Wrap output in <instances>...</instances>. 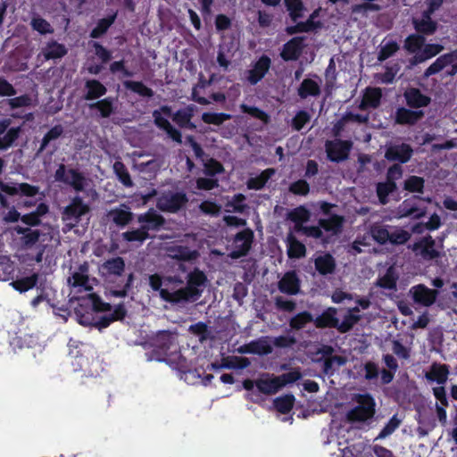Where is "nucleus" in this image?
Returning a JSON list of instances; mask_svg holds the SVG:
<instances>
[{
	"instance_id": "obj_5",
	"label": "nucleus",
	"mask_w": 457,
	"mask_h": 457,
	"mask_svg": "<svg viewBox=\"0 0 457 457\" xmlns=\"http://www.w3.org/2000/svg\"><path fill=\"white\" fill-rule=\"evenodd\" d=\"M188 197L184 191H164L156 199V208L163 212L178 213L184 210Z\"/></svg>"
},
{
	"instance_id": "obj_18",
	"label": "nucleus",
	"mask_w": 457,
	"mask_h": 457,
	"mask_svg": "<svg viewBox=\"0 0 457 457\" xmlns=\"http://www.w3.org/2000/svg\"><path fill=\"white\" fill-rule=\"evenodd\" d=\"M410 293L413 301L422 306H431L436 300L438 292L436 289H430L424 284L413 286Z\"/></svg>"
},
{
	"instance_id": "obj_57",
	"label": "nucleus",
	"mask_w": 457,
	"mask_h": 457,
	"mask_svg": "<svg viewBox=\"0 0 457 457\" xmlns=\"http://www.w3.org/2000/svg\"><path fill=\"white\" fill-rule=\"evenodd\" d=\"M399 50V45L396 41L391 40L380 46L378 53V60L384 62L393 56Z\"/></svg>"
},
{
	"instance_id": "obj_2",
	"label": "nucleus",
	"mask_w": 457,
	"mask_h": 457,
	"mask_svg": "<svg viewBox=\"0 0 457 457\" xmlns=\"http://www.w3.org/2000/svg\"><path fill=\"white\" fill-rule=\"evenodd\" d=\"M207 283V276L198 268L187 275V284L174 291H162V299L173 305L195 303L200 299Z\"/></svg>"
},
{
	"instance_id": "obj_54",
	"label": "nucleus",
	"mask_w": 457,
	"mask_h": 457,
	"mask_svg": "<svg viewBox=\"0 0 457 457\" xmlns=\"http://www.w3.org/2000/svg\"><path fill=\"white\" fill-rule=\"evenodd\" d=\"M232 118L231 114L225 112H204L202 114V120L206 124H212L216 126L221 125L226 120Z\"/></svg>"
},
{
	"instance_id": "obj_17",
	"label": "nucleus",
	"mask_w": 457,
	"mask_h": 457,
	"mask_svg": "<svg viewBox=\"0 0 457 457\" xmlns=\"http://www.w3.org/2000/svg\"><path fill=\"white\" fill-rule=\"evenodd\" d=\"M270 65L271 60L268 55L262 54L253 63V68L247 71V81L251 85H256L259 83L269 72Z\"/></svg>"
},
{
	"instance_id": "obj_42",
	"label": "nucleus",
	"mask_w": 457,
	"mask_h": 457,
	"mask_svg": "<svg viewBox=\"0 0 457 457\" xmlns=\"http://www.w3.org/2000/svg\"><path fill=\"white\" fill-rule=\"evenodd\" d=\"M397 189L396 183L394 181L378 182L376 186L377 195L379 202L383 204L388 201V195Z\"/></svg>"
},
{
	"instance_id": "obj_36",
	"label": "nucleus",
	"mask_w": 457,
	"mask_h": 457,
	"mask_svg": "<svg viewBox=\"0 0 457 457\" xmlns=\"http://www.w3.org/2000/svg\"><path fill=\"white\" fill-rule=\"evenodd\" d=\"M116 18L117 12H113L105 18L100 19L97 21L96 26L91 30L90 37L100 38L104 36L108 31L109 28L114 23Z\"/></svg>"
},
{
	"instance_id": "obj_14",
	"label": "nucleus",
	"mask_w": 457,
	"mask_h": 457,
	"mask_svg": "<svg viewBox=\"0 0 457 457\" xmlns=\"http://www.w3.org/2000/svg\"><path fill=\"white\" fill-rule=\"evenodd\" d=\"M413 154L411 145L406 143L394 144L386 147L385 158L389 162H398L399 164L408 162Z\"/></svg>"
},
{
	"instance_id": "obj_61",
	"label": "nucleus",
	"mask_w": 457,
	"mask_h": 457,
	"mask_svg": "<svg viewBox=\"0 0 457 457\" xmlns=\"http://www.w3.org/2000/svg\"><path fill=\"white\" fill-rule=\"evenodd\" d=\"M189 332L199 337L200 342H204L210 337V330L206 323L199 321L189 327Z\"/></svg>"
},
{
	"instance_id": "obj_37",
	"label": "nucleus",
	"mask_w": 457,
	"mask_h": 457,
	"mask_svg": "<svg viewBox=\"0 0 457 457\" xmlns=\"http://www.w3.org/2000/svg\"><path fill=\"white\" fill-rule=\"evenodd\" d=\"M287 255L289 258L299 259L305 255L306 248L305 245L295 238V237L290 233L287 236Z\"/></svg>"
},
{
	"instance_id": "obj_4",
	"label": "nucleus",
	"mask_w": 457,
	"mask_h": 457,
	"mask_svg": "<svg viewBox=\"0 0 457 457\" xmlns=\"http://www.w3.org/2000/svg\"><path fill=\"white\" fill-rule=\"evenodd\" d=\"M357 405L346 414L347 420L352 422H367L376 413V402L370 394H357L354 397Z\"/></svg>"
},
{
	"instance_id": "obj_10",
	"label": "nucleus",
	"mask_w": 457,
	"mask_h": 457,
	"mask_svg": "<svg viewBox=\"0 0 457 457\" xmlns=\"http://www.w3.org/2000/svg\"><path fill=\"white\" fill-rule=\"evenodd\" d=\"M254 233L247 228L236 234L234 237V249L229 256L232 259H239L248 254L253 242Z\"/></svg>"
},
{
	"instance_id": "obj_40",
	"label": "nucleus",
	"mask_w": 457,
	"mask_h": 457,
	"mask_svg": "<svg viewBox=\"0 0 457 457\" xmlns=\"http://www.w3.org/2000/svg\"><path fill=\"white\" fill-rule=\"evenodd\" d=\"M295 396L292 394H287L282 396L277 397L273 405L275 409L281 414H287L291 411L295 404Z\"/></svg>"
},
{
	"instance_id": "obj_22",
	"label": "nucleus",
	"mask_w": 457,
	"mask_h": 457,
	"mask_svg": "<svg viewBox=\"0 0 457 457\" xmlns=\"http://www.w3.org/2000/svg\"><path fill=\"white\" fill-rule=\"evenodd\" d=\"M412 24L417 34L431 36L437 29V22L431 19V15L422 12L421 19H413Z\"/></svg>"
},
{
	"instance_id": "obj_27",
	"label": "nucleus",
	"mask_w": 457,
	"mask_h": 457,
	"mask_svg": "<svg viewBox=\"0 0 457 457\" xmlns=\"http://www.w3.org/2000/svg\"><path fill=\"white\" fill-rule=\"evenodd\" d=\"M85 87L87 91L83 97L87 101L99 99L107 92L106 87L97 79H87Z\"/></svg>"
},
{
	"instance_id": "obj_39",
	"label": "nucleus",
	"mask_w": 457,
	"mask_h": 457,
	"mask_svg": "<svg viewBox=\"0 0 457 457\" xmlns=\"http://www.w3.org/2000/svg\"><path fill=\"white\" fill-rule=\"evenodd\" d=\"M287 219L293 221L297 229L301 228L303 224L309 220L310 212L303 206H298L287 213Z\"/></svg>"
},
{
	"instance_id": "obj_59",
	"label": "nucleus",
	"mask_w": 457,
	"mask_h": 457,
	"mask_svg": "<svg viewBox=\"0 0 457 457\" xmlns=\"http://www.w3.org/2000/svg\"><path fill=\"white\" fill-rule=\"evenodd\" d=\"M240 109L244 113H247L250 116L260 120L263 123L267 124L270 121V116L267 112L256 106H250L245 104L240 105Z\"/></svg>"
},
{
	"instance_id": "obj_35",
	"label": "nucleus",
	"mask_w": 457,
	"mask_h": 457,
	"mask_svg": "<svg viewBox=\"0 0 457 457\" xmlns=\"http://www.w3.org/2000/svg\"><path fill=\"white\" fill-rule=\"evenodd\" d=\"M336 269V261L330 253L316 257V271L322 275L332 274Z\"/></svg>"
},
{
	"instance_id": "obj_11",
	"label": "nucleus",
	"mask_w": 457,
	"mask_h": 457,
	"mask_svg": "<svg viewBox=\"0 0 457 457\" xmlns=\"http://www.w3.org/2000/svg\"><path fill=\"white\" fill-rule=\"evenodd\" d=\"M325 147L328 158L331 162H341L348 158L353 143L350 140H328Z\"/></svg>"
},
{
	"instance_id": "obj_41",
	"label": "nucleus",
	"mask_w": 457,
	"mask_h": 457,
	"mask_svg": "<svg viewBox=\"0 0 457 457\" xmlns=\"http://www.w3.org/2000/svg\"><path fill=\"white\" fill-rule=\"evenodd\" d=\"M21 133V127L10 128L4 137H0V151H4L13 145Z\"/></svg>"
},
{
	"instance_id": "obj_55",
	"label": "nucleus",
	"mask_w": 457,
	"mask_h": 457,
	"mask_svg": "<svg viewBox=\"0 0 457 457\" xmlns=\"http://www.w3.org/2000/svg\"><path fill=\"white\" fill-rule=\"evenodd\" d=\"M402 420L397 414H394L385 427L381 429L376 439H384L392 435L401 425Z\"/></svg>"
},
{
	"instance_id": "obj_34",
	"label": "nucleus",
	"mask_w": 457,
	"mask_h": 457,
	"mask_svg": "<svg viewBox=\"0 0 457 457\" xmlns=\"http://www.w3.org/2000/svg\"><path fill=\"white\" fill-rule=\"evenodd\" d=\"M103 269L106 270L109 276L120 278L125 270V262L121 257H114L106 260L103 264Z\"/></svg>"
},
{
	"instance_id": "obj_58",
	"label": "nucleus",
	"mask_w": 457,
	"mask_h": 457,
	"mask_svg": "<svg viewBox=\"0 0 457 457\" xmlns=\"http://www.w3.org/2000/svg\"><path fill=\"white\" fill-rule=\"evenodd\" d=\"M337 318L335 312H323L316 317V328H337Z\"/></svg>"
},
{
	"instance_id": "obj_6",
	"label": "nucleus",
	"mask_w": 457,
	"mask_h": 457,
	"mask_svg": "<svg viewBox=\"0 0 457 457\" xmlns=\"http://www.w3.org/2000/svg\"><path fill=\"white\" fill-rule=\"evenodd\" d=\"M174 340V334L170 330L157 331L148 340L149 345L153 347L152 356L157 361H164Z\"/></svg>"
},
{
	"instance_id": "obj_12",
	"label": "nucleus",
	"mask_w": 457,
	"mask_h": 457,
	"mask_svg": "<svg viewBox=\"0 0 457 457\" xmlns=\"http://www.w3.org/2000/svg\"><path fill=\"white\" fill-rule=\"evenodd\" d=\"M417 201H424L430 203V197H422L420 195H412L405 200L399 205V213L401 217H412L413 219H420L426 215V209H420Z\"/></svg>"
},
{
	"instance_id": "obj_29",
	"label": "nucleus",
	"mask_w": 457,
	"mask_h": 457,
	"mask_svg": "<svg viewBox=\"0 0 457 457\" xmlns=\"http://www.w3.org/2000/svg\"><path fill=\"white\" fill-rule=\"evenodd\" d=\"M240 353L267 355L272 353V347L267 341L259 339L251 341L243 345L240 349Z\"/></svg>"
},
{
	"instance_id": "obj_52",
	"label": "nucleus",
	"mask_w": 457,
	"mask_h": 457,
	"mask_svg": "<svg viewBox=\"0 0 457 457\" xmlns=\"http://www.w3.org/2000/svg\"><path fill=\"white\" fill-rule=\"evenodd\" d=\"M370 230L372 238L380 245H385L390 239V232L384 225L373 224Z\"/></svg>"
},
{
	"instance_id": "obj_25",
	"label": "nucleus",
	"mask_w": 457,
	"mask_h": 457,
	"mask_svg": "<svg viewBox=\"0 0 457 457\" xmlns=\"http://www.w3.org/2000/svg\"><path fill=\"white\" fill-rule=\"evenodd\" d=\"M14 231L18 235H21V243L26 249H29L35 245L39 241L41 236L39 229H31L28 227L16 226Z\"/></svg>"
},
{
	"instance_id": "obj_56",
	"label": "nucleus",
	"mask_w": 457,
	"mask_h": 457,
	"mask_svg": "<svg viewBox=\"0 0 457 457\" xmlns=\"http://www.w3.org/2000/svg\"><path fill=\"white\" fill-rule=\"evenodd\" d=\"M63 133V128L58 124L50 129L43 137L38 152H43L52 140L59 138Z\"/></svg>"
},
{
	"instance_id": "obj_31",
	"label": "nucleus",
	"mask_w": 457,
	"mask_h": 457,
	"mask_svg": "<svg viewBox=\"0 0 457 457\" xmlns=\"http://www.w3.org/2000/svg\"><path fill=\"white\" fill-rule=\"evenodd\" d=\"M39 279V274L32 273L30 276L17 278L10 283L13 289L21 294L26 293L37 287Z\"/></svg>"
},
{
	"instance_id": "obj_32",
	"label": "nucleus",
	"mask_w": 457,
	"mask_h": 457,
	"mask_svg": "<svg viewBox=\"0 0 457 457\" xmlns=\"http://www.w3.org/2000/svg\"><path fill=\"white\" fill-rule=\"evenodd\" d=\"M122 206L126 209L113 208L109 212L112 222L120 228L127 226L133 220V213L129 211V208L125 204Z\"/></svg>"
},
{
	"instance_id": "obj_1",
	"label": "nucleus",
	"mask_w": 457,
	"mask_h": 457,
	"mask_svg": "<svg viewBox=\"0 0 457 457\" xmlns=\"http://www.w3.org/2000/svg\"><path fill=\"white\" fill-rule=\"evenodd\" d=\"M302 378V373L298 370L283 373L278 376L263 373L255 380L246 378L243 381V387L246 391L252 392L250 400L253 403H259L262 398L261 394L272 395L277 394L282 387L293 384Z\"/></svg>"
},
{
	"instance_id": "obj_48",
	"label": "nucleus",
	"mask_w": 457,
	"mask_h": 457,
	"mask_svg": "<svg viewBox=\"0 0 457 457\" xmlns=\"http://www.w3.org/2000/svg\"><path fill=\"white\" fill-rule=\"evenodd\" d=\"M113 171L118 178L119 181L125 187H129L133 186V181L131 179L130 174L125 166V164L120 161H116L113 163Z\"/></svg>"
},
{
	"instance_id": "obj_24",
	"label": "nucleus",
	"mask_w": 457,
	"mask_h": 457,
	"mask_svg": "<svg viewBox=\"0 0 457 457\" xmlns=\"http://www.w3.org/2000/svg\"><path fill=\"white\" fill-rule=\"evenodd\" d=\"M300 288V281L295 271L285 273L278 282V289L280 292L287 295H296Z\"/></svg>"
},
{
	"instance_id": "obj_7",
	"label": "nucleus",
	"mask_w": 457,
	"mask_h": 457,
	"mask_svg": "<svg viewBox=\"0 0 457 457\" xmlns=\"http://www.w3.org/2000/svg\"><path fill=\"white\" fill-rule=\"evenodd\" d=\"M55 180L71 186L76 192L85 190L87 178L77 169H66L64 164H60L54 173Z\"/></svg>"
},
{
	"instance_id": "obj_26",
	"label": "nucleus",
	"mask_w": 457,
	"mask_h": 457,
	"mask_svg": "<svg viewBox=\"0 0 457 457\" xmlns=\"http://www.w3.org/2000/svg\"><path fill=\"white\" fill-rule=\"evenodd\" d=\"M449 366L447 364H441L437 362L432 363L429 371L425 375L428 381H435L439 385H444L448 378Z\"/></svg>"
},
{
	"instance_id": "obj_20",
	"label": "nucleus",
	"mask_w": 457,
	"mask_h": 457,
	"mask_svg": "<svg viewBox=\"0 0 457 457\" xmlns=\"http://www.w3.org/2000/svg\"><path fill=\"white\" fill-rule=\"evenodd\" d=\"M424 116L425 112L422 110H414L409 107H398L395 113V122L402 126H413Z\"/></svg>"
},
{
	"instance_id": "obj_15",
	"label": "nucleus",
	"mask_w": 457,
	"mask_h": 457,
	"mask_svg": "<svg viewBox=\"0 0 457 457\" xmlns=\"http://www.w3.org/2000/svg\"><path fill=\"white\" fill-rule=\"evenodd\" d=\"M344 221V217L337 214L330 215L327 219H320L316 226V239L321 237L322 230L331 236L338 235L343 229Z\"/></svg>"
},
{
	"instance_id": "obj_16",
	"label": "nucleus",
	"mask_w": 457,
	"mask_h": 457,
	"mask_svg": "<svg viewBox=\"0 0 457 457\" xmlns=\"http://www.w3.org/2000/svg\"><path fill=\"white\" fill-rule=\"evenodd\" d=\"M406 105L414 110L428 107L431 103L430 96L423 94L418 87H410L403 92Z\"/></svg>"
},
{
	"instance_id": "obj_33",
	"label": "nucleus",
	"mask_w": 457,
	"mask_h": 457,
	"mask_svg": "<svg viewBox=\"0 0 457 457\" xmlns=\"http://www.w3.org/2000/svg\"><path fill=\"white\" fill-rule=\"evenodd\" d=\"M275 169L268 168L262 170L256 177L250 178L246 182L247 188L253 190L262 189L269 181V179L275 174Z\"/></svg>"
},
{
	"instance_id": "obj_23",
	"label": "nucleus",
	"mask_w": 457,
	"mask_h": 457,
	"mask_svg": "<svg viewBox=\"0 0 457 457\" xmlns=\"http://www.w3.org/2000/svg\"><path fill=\"white\" fill-rule=\"evenodd\" d=\"M382 96L381 88L368 87L360 104V109L378 108L381 104Z\"/></svg>"
},
{
	"instance_id": "obj_28",
	"label": "nucleus",
	"mask_w": 457,
	"mask_h": 457,
	"mask_svg": "<svg viewBox=\"0 0 457 457\" xmlns=\"http://www.w3.org/2000/svg\"><path fill=\"white\" fill-rule=\"evenodd\" d=\"M115 99L108 96L104 99H100L95 103L89 104L88 108L90 110H97L101 118H109L115 112Z\"/></svg>"
},
{
	"instance_id": "obj_43",
	"label": "nucleus",
	"mask_w": 457,
	"mask_h": 457,
	"mask_svg": "<svg viewBox=\"0 0 457 457\" xmlns=\"http://www.w3.org/2000/svg\"><path fill=\"white\" fill-rule=\"evenodd\" d=\"M323 361V372L325 375H333L336 370L346 362V359L341 355L326 357Z\"/></svg>"
},
{
	"instance_id": "obj_60",
	"label": "nucleus",
	"mask_w": 457,
	"mask_h": 457,
	"mask_svg": "<svg viewBox=\"0 0 457 457\" xmlns=\"http://www.w3.org/2000/svg\"><path fill=\"white\" fill-rule=\"evenodd\" d=\"M360 318L361 317L359 315L348 313L344 317L341 322L337 319V329L340 333H346L350 331L353 328V327L360 320Z\"/></svg>"
},
{
	"instance_id": "obj_3",
	"label": "nucleus",
	"mask_w": 457,
	"mask_h": 457,
	"mask_svg": "<svg viewBox=\"0 0 457 457\" xmlns=\"http://www.w3.org/2000/svg\"><path fill=\"white\" fill-rule=\"evenodd\" d=\"M284 4L291 21L295 23L286 28L285 30L288 35L314 30V12L309 15L306 21H298L300 18L303 17L305 11L302 0H284Z\"/></svg>"
},
{
	"instance_id": "obj_21",
	"label": "nucleus",
	"mask_w": 457,
	"mask_h": 457,
	"mask_svg": "<svg viewBox=\"0 0 457 457\" xmlns=\"http://www.w3.org/2000/svg\"><path fill=\"white\" fill-rule=\"evenodd\" d=\"M303 37H295L284 44L280 53L281 58L286 61H296L302 54L304 44Z\"/></svg>"
},
{
	"instance_id": "obj_64",
	"label": "nucleus",
	"mask_w": 457,
	"mask_h": 457,
	"mask_svg": "<svg viewBox=\"0 0 457 457\" xmlns=\"http://www.w3.org/2000/svg\"><path fill=\"white\" fill-rule=\"evenodd\" d=\"M288 191L295 195L304 196L310 192V186L304 179H298L289 185Z\"/></svg>"
},
{
	"instance_id": "obj_47",
	"label": "nucleus",
	"mask_w": 457,
	"mask_h": 457,
	"mask_svg": "<svg viewBox=\"0 0 457 457\" xmlns=\"http://www.w3.org/2000/svg\"><path fill=\"white\" fill-rule=\"evenodd\" d=\"M426 38L424 36L420 34H411L404 40V48L409 53H416L421 51V48L425 45Z\"/></svg>"
},
{
	"instance_id": "obj_49",
	"label": "nucleus",
	"mask_w": 457,
	"mask_h": 457,
	"mask_svg": "<svg viewBox=\"0 0 457 457\" xmlns=\"http://www.w3.org/2000/svg\"><path fill=\"white\" fill-rule=\"evenodd\" d=\"M121 237L126 242H138L140 244H143L146 239L150 238V235L149 233L145 231V228H142L140 226V228L137 229L123 232L121 234Z\"/></svg>"
},
{
	"instance_id": "obj_53",
	"label": "nucleus",
	"mask_w": 457,
	"mask_h": 457,
	"mask_svg": "<svg viewBox=\"0 0 457 457\" xmlns=\"http://www.w3.org/2000/svg\"><path fill=\"white\" fill-rule=\"evenodd\" d=\"M30 26L33 30L38 32L40 35L53 34L54 31L52 25L38 15L31 19Z\"/></svg>"
},
{
	"instance_id": "obj_63",
	"label": "nucleus",
	"mask_w": 457,
	"mask_h": 457,
	"mask_svg": "<svg viewBox=\"0 0 457 457\" xmlns=\"http://www.w3.org/2000/svg\"><path fill=\"white\" fill-rule=\"evenodd\" d=\"M311 321H312V314L307 312H303L293 317L289 324L290 327L294 329H301Z\"/></svg>"
},
{
	"instance_id": "obj_45",
	"label": "nucleus",
	"mask_w": 457,
	"mask_h": 457,
	"mask_svg": "<svg viewBox=\"0 0 457 457\" xmlns=\"http://www.w3.org/2000/svg\"><path fill=\"white\" fill-rule=\"evenodd\" d=\"M123 86L143 97H152L154 95L153 89L146 87L142 81L125 80Z\"/></svg>"
},
{
	"instance_id": "obj_30",
	"label": "nucleus",
	"mask_w": 457,
	"mask_h": 457,
	"mask_svg": "<svg viewBox=\"0 0 457 457\" xmlns=\"http://www.w3.org/2000/svg\"><path fill=\"white\" fill-rule=\"evenodd\" d=\"M169 256L174 260L188 262L195 260L199 253L187 245H175L169 249Z\"/></svg>"
},
{
	"instance_id": "obj_50",
	"label": "nucleus",
	"mask_w": 457,
	"mask_h": 457,
	"mask_svg": "<svg viewBox=\"0 0 457 457\" xmlns=\"http://www.w3.org/2000/svg\"><path fill=\"white\" fill-rule=\"evenodd\" d=\"M134 281V274L129 273L126 280H122L121 284H117L110 289L111 295L115 297H126L130 290Z\"/></svg>"
},
{
	"instance_id": "obj_46",
	"label": "nucleus",
	"mask_w": 457,
	"mask_h": 457,
	"mask_svg": "<svg viewBox=\"0 0 457 457\" xmlns=\"http://www.w3.org/2000/svg\"><path fill=\"white\" fill-rule=\"evenodd\" d=\"M425 187V179L416 175L409 176L403 182V189L410 193L422 194Z\"/></svg>"
},
{
	"instance_id": "obj_44",
	"label": "nucleus",
	"mask_w": 457,
	"mask_h": 457,
	"mask_svg": "<svg viewBox=\"0 0 457 457\" xmlns=\"http://www.w3.org/2000/svg\"><path fill=\"white\" fill-rule=\"evenodd\" d=\"M192 116L191 112L180 109L172 115V120L182 129H194L195 125L191 122Z\"/></svg>"
},
{
	"instance_id": "obj_13",
	"label": "nucleus",
	"mask_w": 457,
	"mask_h": 457,
	"mask_svg": "<svg viewBox=\"0 0 457 457\" xmlns=\"http://www.w3.org/2000/svg\"><path fill=\"white\" fill-rule=\"evenodd\" d=\"M435 246V239L430 235H428L415 242L411 250L424 261H433L440 256L439 251Z\"/></svg>"
},
{
	"instance_id": "obj_38",
	"label": "nucleus",
	"mask_w": 457,
	"mask_h": 457,
	"mask_svg": "<svg viewBox=\"0 0 457 457\" xmlns=\"http://www.w3.org/2000/svg\"><path fill=\"white\" fill-rule=\"evenodd\" d=\"M67 52L65 46L56 41L47 43L43 49V54L46 60L62 58L66 55Z\"/></svg>"
},
{
	"instance_id": "obj_8",
	"label": "nucleus",
	"mask_w": 457,
	"mask_h": 457,
	"mask_svg": "<svg viewBox=\"0 0 457 457\" xmlns=\"http://www.w3.org/2000/svg\"><path fill=\"white\" fill-rule=\"evenodd\" d=\"M457 51H453L440 55L430 66H428L424 73L423 78L428 79L432 75L437 74L446 66L451 68L446 71L447 76H454L457 73Z\"/></svg>"
},
{
	"instance_id": "obj_51",
	"label": "nucleus",
	"mask_w": 457,
	"mask_h": 457,
	"mask_svg": "<svg viewBox=\"0 0 457 457\" xmlns=\"http://www.w3.org/2000/svg\"><path fill=\"white\" fill-rule=\"evenodd\" d=\"M162 112L164 113L165 115L167 116H170L171 115V108L168 105H162L161 107V110H154L153 112V117H154V124L160 128L161 129H163L164 131L166 129H168L171 124L170 123V121L162 116Z\"/></svg>"
},
{
	"instance_id": "obj_9",
	"label": "nucleus",
	"mask_w": 457,
	"mask_h": 457,
	"mask_svg": "<svg viewBox=\"0 0 457 457\" xmlns=\"http://www.w3.org/2000/svg\"><path fill=\"white\" fill-rule=\"evenodd\" d=\"M90 212V207L79 195L74 196L71 203L64 207L62 215L64 221H71V226H76L81 220L82 216Z\"/></svg>"
},
{
	"instance_id": "obj_19",
	"label": "nucleus",
	"mask_w": 457,
	"mask_h": 457,
	"mask_svg": "<svg viewBox=\"0 0 457 457\" xmlns=\"http://www.w3.org/2000/svg\"><path fill=\"white\" fill-rule=\"evenodd\" d=\"M137 221L141 223V227L145 228V231L147 233L150 230L159 231L166 223L164 217L153 208L139 214Z\"/></svg>"
},
{
	"instance_id": "obj_62",
	"label": "nucleus",
	"mask_w": 457,
	"mask_h": 457,
	"mask_svg": "<svg viewBox=\"0 0 457 457\" xmlns=\"http://www.w3.org/2000/svg\"><path fill=\"white\" fill-rule=\"evenodd\" d=\"M381 9V6L375 3H361L353 4L351 7L352 12L354 14H361L366 16L369 12H378Z\"/></svg>"
}]
</instances>
